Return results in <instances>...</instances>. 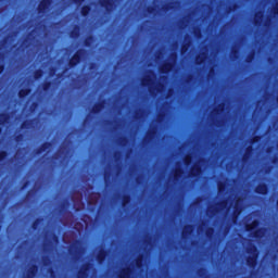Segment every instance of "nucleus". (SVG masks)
<instances>
[{"mask_svg": "<svg viewBox=\"0 0 278 278\" xmlns=\"http://www.w3.org/2000/svg\"><path fill=\"white\" fill-rule=\"evenodd\" d=\"M247 253L249 256H247L245 262L249 268H256L257 266V260L260 257V250L257 249V245L251 244L247 249Z\"/></svg>", "mask_w": 278, "mask_h": 278, "instance_id": "1", "label": "nucleus"}, {"mask_svg": "<svg viewBox=\"0 0 278 278\" xmlns=\"http://www.w3.org/2000/svg\"><path fill=\"white\" fill-rule=\"evenodd\" d=\"M257 227H260V219H254L252 223L245 224V231L252 233V238H264V228Z\"/></svg>", "mask_w": 278, "mask_h": 278, "instance_id": "2", "label": "nucleus"}, {"mask_svg": "<svg viewBox=\"0 0 278 278\" xmlns=\"http://www.w3.org/2000/svg\"><path fill=\"white\" fill-rule=\"evenodd\" d=\"M84 55H86V49H78L72 58L68 60L70 68H75L78 64H81V60H84Z\"/></svg>", "mask_w": 278, "mask_h": 278, "instance_id": "3", "label": "nucleus"}, {"mask_svg": "<svg viewBox=\"0 0 278 278\" xmlns=\"http://www.w3.org/2000/svg\"><path fill=\"white\" fill-rule=\"evenodd\" d=\"M92 269V263H85L77 273V278H88L90 270Z\"/></svg>", "mask_w": 278, "mask_h": 278, "instance_id": "4", "label": "nucleus"}, {"mask_svg": "<svg viewBox=\"0 0 278 278\" xmlns=\"http://www.w3.org/2000/svg\"><path fill=\"white\" fill-rule=\"evenodd\" d=\"M156 137H157V128L152 127L150 130H148L146 137L143 138V144H151Z\"/></svg>", "mask_w": 278, "mask_h": 278, "instance_id": "5", "label": "nucleus"}, {"mask_svg": "<svg viewBox=\"0 0 278 278\" xmlns=\"http://www.w3.org/2000/svg\"><path fill=\"white\" fill-rule=\"evenodd\" d=\"M51 3H53V0H41L37 7L38 14H47L49 8H51Z\"/></svg>", "mask_w": 278, "mask_h": 278, "instance_id": "6", "label": "nucleus"}, {"mask_svg": "<svg viewBox=\"0 0 278 278\" xmlns=\"http://www.w3.org/2000/svg\"><path fill=\"white\" fill-rule=\"evenodd\" d=\"M201 175H203V167L199 163H195L189 172V177L197 179L201 177Z\"/></svg>", "mask_w": 278, "mask_h": 278, "instance_id": "7", "label": "nucleus"}, {"mask_svg": "<svg viewBox=\"0 0 278 278\" xmlns=\"http://www.w3.org/2000/svg\"><path fill=\"white\" fill-rule=\"evenodd\" d=\"M268 184L266 182H261L254 188L255 194H262L263 197H266L268 194Z\"/></svg>", "mask_w": 278, "mask_h": 278, "instance_id": "8", "label": "nucleus"}, {"mask_svg": "<svg viewBox=\"0 0 278 278\" xmlns=\"http://www.w3.org/2000/svg\"><path fill=\"white\" fill-rule=\"evenodd\" d=\"M240 199H237L235 202L233 206V212H232V222L236 223L238 220L240 214H242V206H240Z\"/></svg>", "mask_w": 278, "mask_h": 278, "instance_id": "9", "label": "nucleus"}, {"mask_svg": "<svg viewBox=\"0 0 278 278\" xmlns=\"http://www.w3.org/2000/svg\"><path fill=\"white\" fill-rule=\"evenodd\" d=\"M192 233H194V225L188 224V225L184 226L182 231H181V237L184 239L190 238V236H192Z\"/></svg>", "mask_w": 278, "mask_h": 278, "instance_id": "10", "label": "nucleus"}, {"mask_svg": "<svg viewBox=\"0 0 278 278\" xmlns=\"http://www.w3.org/2000/svg\"><path fill=\"white\" fill-rule=\"evenodd\" d=\"M175 68V63L174 62H165L160 66V73L163 75H166L170 73Z\"/></svg>", "mask_w": 278, "mask_h": 278, "instance_id": "11", "label": "nucleus"}, {"mask_svg": "<svg viewBox=\"0 0 278 278\" xmlns=\"http://www.w3.org/2000/svg\"><path fill=\"white\" fill-rule=\"evenodd\" d=\"M52 147H53V143L51 141H46L35 150V154L40 155L45 153V151H49V149H51Z\"/></svg>", "mask_w": 278, "mask_h": 278, "instance_id": "12", "label": "nucleus"}, {"mask_svg": "<svg viewBox=\"0 0 278 278\" xmlns=\"http://www.w3.org/2000/svg\"><path fill=\"white\" fill-rule=\"evenodd\" d=\"M99 5L104 8L106 12H112L114 10V0H100Z\"/></svg>", "mask_w": 278, "mask_h": 278, "instance_id": "13", "label": "nucleus"}, {"mask_svg": "<svg viewBox=\"0 0 278 278\" xmlns=\"http://www.w3.org/2000/svg\"><path fill=\"white\" fill-rule=\"evenodd\" d=\"M105 109V100L97 102L91 109V114H100Z\"/></svg>", "mask_w": 278, "mask_h": 278, "instance_id": "14", "label": "nucleus"}, {"mask_svg": "<svg viewBox=\"0 0 278 278\" xmlns=\"http://www.w3.org/2000/svg\"><path fill=\"white\" fill-rule=\"evenodd\" d=\"M96 258L99 264H103V262H105V260H108V250L100 249Z\"/></svg>", "mask_w": 278, "mask_h": 278, "instance_id": "15", "label": "nucleus"}, {"mask_svg": "<svg viewBox=\"0 0 278 278\" xmlns=\"http://www.w3.org/2000/svg\"><path fill=\"white\" fill-rule=\"evenodd\" d=\"M131 275H134V269L131 267H126L121 270L118 274V278H131Z\"/></svg>", "mask_w": 278, "mask_h": 278, "instance_id": "16", "label": "nucleus"}, {"mask_svg": "<svg viewBox=\"0 0 278 278\" xmlns=\"http://www.w3.org/2000/svg\"><path fill=\"white\" fill-rule=\"evenodd\" d=\"M255 151V149H253V146H248L245 148V152L242 156V162H248L251 160V155H253V152Z\"/></svg>", "mask_w": 278, "mask_h": 278, "instance_id": "17", "label": "nucleus"}, {"mask_svg": "<svg viewBox=\"0 0 278 278\" xmlns=\"http://www.w3.org/2000/svg\"><path fill=\"white\" fill-rule=\"evenodd\" d=\"M38 270H39V267L37 264H33L28 270H27V274H26V277L27 278H34L36 277V275H38Z\"/></svg>", "mask_w": 278, "mask_h": 278, "instance_id": "18", "label": "nucleus"}, {"mask_svg": "<svg viewBox=\"0 0 278 278\" xmlns=\"http://www.w3.org/2000/svg\"><path fill=\"white\" fill-rule=\"evenodd\" d=\"M153 84V79L151 78V76H146L143 79H141V86L149 88L150 92L152 90L151 85Z\"/></svg>", "mask_w": 278, "mask_h": 278, "instance_id": "19", "label": "nucleus"}, {"mask_svg": "<svg viewBox=\"0 0 278 278\" xmlns=\"http://www.w3.org/2000/svg\"><path fill=\"white\" fill-rule=\"evenodd\" d=\"M17 94L20 99H25L26 97H29V94H31V88L20 89Z\"/></svg>", "mask_w": 278, "mask_h": 278, "instance_id": "20", "label": "nucleus"}, {"mask_svg": "<svg viewBox=\"0 0 278 278\" xmlns=\"http://www.w3.org/2000/svg\"><path fill=\"white\" fill-rule=\"evenodd\" d=\"M135 265L137 268H142L144 266V254H139L135 260Z\"/></svg>", "mask_w": 278, "mask_h": 278, "instance_id": "21", "label": "nucleus"}, {"mask_svg": "<svg viewBox=\"0 0 278 278\" xmlns=\"http://www.w3.org/2000/svg\"><path fill=\"white\" fill-rule=\"evenodd\" d=\"M129 203H131V195L129 193L124 194L122 197V207H127Z\"/></svg>", "mask_w": 278, "mask_h": 278, "instance_id": "22", "label": "nucleus"}, {"mask_svg": "<svg viewBox=\"0 0 278 278\" xmlns=\"http://www.w3.org/2000/svg\"><path fill=\"white\" fill-rule=\"evenodd\" d=\"M91 10H92V8L89 4L83 5L80 9L81 16H85V17L88 16L90 14Z\"/></svg>", "mask_w": 278, "mask_h": 278, "instance_id": "23", "label": "nucleus"}, {"mask_svg": "<svg viewBox=\"0 0 278 278\" xmlns=\"http://www.w3.org/2000/svg\"><path fill=\"white\" fill-rule=\"evenodd\" d=\"M34 121L35 119H26V121L22 122L20 128L21 129H30L31 125H34Z\"/></svg>", "mask_w": 278, "mask_h": 278, "instance_id": "24", "label": "nucleus"}, {"mask_svg": "<svg viewBox=\"0 0 278 278\" xmlns=\"http://www.w3.org/2000/svg\"><path fill=\"white\" fill-rule=\"evenodd\" d=\"M10 121V114L8 113H0V127L5 125Z\"/></svg>", "mask_w": 278, "mask_h": 278, "instance_id": "25", "label": "nucleus"}, {"mask_svg": "<svg viewBox=\"0 0 278 278\" xmlns=\"http://www.w3.org/2000/svg\"><path fill=\"white\" fill-rule=\"evenodd\" d=\"M42 217H38V218H36L34 222H33V224H31V229L34 230V231H37V229H38V227H40V224L42 223Z\"/></svg>", "mask_w": 278, "mask_h": 278, "instance_id": "26", "label": "nucleus"}, {"mask_svg": "<svg viewBox=\"0 0 278 278\" xmlns=\"http://www.w3.org/2000/svg\"><path fill=\"white\" fill-rule=\"evenodd\" d=\"M198 277H200V278H207V268H205V267H200L199 269H198Z\"/></svg>", "mask_w": 278, "mask_h": 278, "instance_id": "27", "label": "nucleus"}, {"mask_svg": "<svg viewBox=\"0 0 278 278\" xmlns=\"http://www.w3.org/2000/svg\"><path fill=\"white\" fill-rule=\"evenodd\" d=\"M51 86H53V83L51 80L45 81L41 86L43 92H49L51 90Z\"/></svg>", "mask_w": 278, "mask_h": 278, "instance_id": "28", "label": "nucleus"}, {"mask_svg": "<svg viewBox=\"0 0 278 278\" xmlns=\"http://www.w3.org/2000/svg\"><path fill=\"white\" fill-rule=\"evenodd\" d=\"M205 60H206L205 53H203L201 55H197L195 64H198V66H201V64H203V62H205Z\"/></svg>", "mask_w": 278, "mask_h": 278, "instance_id": "29", "label": "nucleus"}, {"mask_svg": "<svg viewBox=\"0 0 278 278\" xmlns=\"http://www.w3.org/2000/svg\"><path fill=\"white\" fill-rule=\"evenodd\" d=\"M184 174V169L181 168H176L174 170V180L178 181V179H180L181 175Z\"/></svg>", "mask_w": 278, "mask_h": 278, "instance_id": "30", "label": "nucleus"}, {"mask_svg": "<svg viewBox=\"0 0 278 278\" xmlns=\"http://www.w3.org/2000/svg\"><path fill=\"white\" fill-rule=\"evenodd\" d=\"M92 42H94V37L92 35H89L85 40L84 45L86 47H92Z\"/></svg>", "mask_w": 278, "mask_h": 278, "instance_id": "31", "label": "nucleus"}, {"mask_svg": "<svg viewBox=\"0 0 278 278\" xmlns=\"http://www.w3.org/2000/svg\"><path fill=\"white\" fill-rule=\"evenodd\" d=\"M71 38H79V26H75L74 29L70 33Z\"/></svg>", "mask_w": 278, "mask_h": 278, "instance_id": "32", "label": "nucleus"}, {"mask_svg": "<svg viewBox=\"0 0 278 278\" xmlns=\"http://www.w3.org/2000/svg\"><path fill=\"white\" fill-rule=\"evenodd\" d=\"M216 232V230L214 229V227H208L205 231V236L206 238H214V233Z\"/></svg>", "mask_w": 278, "mask_h": 278, "instance_id": "33", "label": "nucleus"}, {"mask_svg": "<svg viewBox=\"0 0 278 278\" xmlns=\"http://www.w3.org/2000/svg\"><path fill=\"white\" fill-rule=\"evenodd\" d=\"M42 75H45V71H42L41 68L36 70L34 72V79H41Z\"/></svg>", "mask_w": 278, "mask_h": 278, "instance_id": "34", "label": "nucleus"}, {"mask_svg": "<svg viewBox=\"0 0 278 278\" xmlns=\"http://www.w3.org/2000/svg\"><path fill=\"white\" fill-rule=\"evenodd\" d=\"M264 16V13L257 12L254 15V25H260V20H262Z\"/></svg>", "mask_w": 278, "mask_h": 278, "instance_id": "35", "label": "nucleus"}, {"mask_svg": "<svg viewBox=\"0 0 278 278\" xmlns=\"http://www.w3.org/2000/svg\"><path fill=\"white\" fill-rule=\"evenodd\" d=\"M163 12H170V10H175L173 3H166L162 7Z\"/></svg>", "mask_w": 278, "mask_h": 278, "instance_id": "36", "label": "nucleus"}, {"mask_svg": "<svg viewBox=\"0 0 278 278\" xmlns=\"http://www.w3.org/2000/svg\"><path fill=\"white\" fill-rule=\"evenodd\" d=\"M253 60H255V52H251L250 54H248V56L245 58V62L247 64H251L253 62Z\"/></svg>", "mask_w": 278, "mask_h": 278, "instance_id": "37", "label": "nucleus"}, {"mask_svg": "<svg viewBox=\"0 0 278 278\" xmlns=\"http://www.w3.org/2000/svg\"><path fill=\"white\" fill-rule=\"evenodd\" d=\"M220 112H225V104L224 103L218 104V106L214 109L215 114L218 115V114H220Z\"/></svg>", "mask_w": 278, "mask_h": 278, "instance_id": "38", "label": "nucleus"}, {"mask_svg": "<svg viewBox=\"0 0 278 278\" xmlns=\"http://www.w3.org/2000/svg\"><path fill=\"white\" fill-rule=\"evenodd\" d=\"M184 164L185 166H190V164H192V155L190 154L186 155L184 159Z\"/></svg>", "mask_w": 278, "mask_h": 278, "instance_id": "39", "label": "nucleus"}, {"mask_svg": "<svg viewBox=\"0 0 278 278\" xmlns=\"http://www.w3.org/2000/svg\"><path fill=\"white\" fill-rule=\"evenodd\" d=\"M260 140H262V137L260 135H255L250 139V143L252 144H257V142H260Z\"/></svg>", "mask_w": 278, "mask_h": 278, "instance_id": "40", "label": "nucleus"}, {"mask_svg": "<svg viewBox=\"0 0 278 278\" xmlns=\"http://www.w3.org/2000/svg\"><path fill=\"white\" fill-rule=\"evenodd\" d=\"M226 188H227V185L225 182H218L217 184L218 192H225Z\"/></svg>", "mask_w": 278, "mask_h": 278, "instance_id": "41", "label": "nucleus"}, {"mask_svg": "<svg viewBox=\"0 0 278 278\" xmlns=\"http://www.w3.org/2000/svg\"><path fill=\"white\" fill-rule=\"evenodd\" d=\"M190 49V42L184 43L180 48L181 53H186Z\"/></svg>", "mask_w": 278, "mask_h": 278, "instance_id": "42", "label": "nucleus"}, {"mask_svg": "<svg viewBox=\"0 0 278 278\" xmlns=\"http://www.w3.org/2000/svg\"><path fill=\"white\" fill-rule=\"evenodd\" d=\"M15 142H23L25 140V135L18 134L14 137Z\"/></svg>", "mask_w": 278, "mask_h": 278, "instance_id": "43", "label": "nucleus"}, {"mask_svg": "<svg viewBox=\"0 0 278 278\" xmlns=\"http://www.w3.org/2000/svg\"><path fill=\"white\" fill-rule=\"evenodd\" d=\"M8 157V151H0V162H3Z\"/></svg>", "mask_w": 278, "mask_h": 278, "instance_id": "44", "label": "nucleus"}, {"mask_svg": "<svg viewBox=\"0 0 278 278\" xmlns=\"http://www.w3.org/2000/svg\"><path fill=\"white\" fill-rule=\"evenodd\" d=\"M236 10H238V3H235L230 7H228L227 12L231 13V12H236Z\"/></svg>", "mask_w": 278, "mask_h": 278, "instance_id": "45", "label": "nucleus"}, {"mask_svg": "<svg viewBox=\"0 0 278 278\" xmlns=\"http://www.w3.org/2000/svg\"><path fill=\"white\" fill-rule=\"evenodd\" d=\"M79 244H81V241L75 240L71 248L77 251V249H79Z\"/></svg>", "mask_w": 278, "mask_h": 278, "instance_id": "46", "label": "nucleus"}, {"mask_svg": "<svg viewBox=\"0 0 278 278\" xmlns=\"http://www.w3.org/2000/svg\"><path fill=\"white\" fill-rule=\"evenodd\" d=\"M271 14H274V16H278V2L273 7Z\"/></svg>", "mask_w": 278, "mask_h": 278, "instance_id": "47", "label": "nucleus"}, {"mask_svg": "<svg viewBox=\"0 0 278 278\" xmlns=\"http://www.w3.org/2000/svg\"><path fill=\"white\" fill-rule=\"evenodd\" d=\"M147 12H148V14H155V12H157V10L155 9V7H148Z\"/></svg>", "mask_w": 278, "mask_h": 278, "instance_id": "48", "label": "nucleus"}, {"mask_svg": "<svg viewBox=\"0 0 278 278\" xmlns=\"http://www.w3.org/2000/svg\"><path fill=\"white\" fill-rule=\"evenodd\" d=\"M34 194H36V191L34 189L28 190L26 193V199H31Z\"/></svg>", "mask_w": 278, "mask_h": 278, "instance_id": "49", "label": "nucleus"}, {"mask_svg": "<svg viewBox=\"0 0 278 278\" xmlns=\"http://www.w3.org/2000/svg\"><path fill=\"white\" fill-rule=\"evenodd\" d=\"M111 177H112V174L110 172H105L104 173V181H105V184H108V181H110Z\"/></svg>", "mask_w": 278, "mask_h": 278, "instance_id": "50", "label": "nucleus"}, {"mask_svg": "<svg viewBox=\"0 0 278 278\" xmlns=\"http://www.w3.org/2000/svg\"><path fill=\"white\" fill-rule=\"evenodd\" d=\"M36 110H38V102H33L30 104V112H36Z\"/></svg>", "mask_w": 278, "mask_h": 278, "instance_id": "51", "label": "nucleus"}, {"mask_svg": "<svg viewBox=\"0 0 278 278\" xmlns=\"http://www.w3.org/2000/svg\"><path fill=\"white\" fill-rule=\"evenodd\" d=\"M193 34H194L195 38H201V29L200 28H195L193 30Z\"/></svg>", "mask_w": 278, "mask_h": 278, "instance_id": "52", "label": "nucleus"}, {"mask_svg": "<svg viewBox=\"0 0 278 278\" xmlns=\"http://www.w3.org/2000/svg\"><path fill=\"white\" fill-rule=\"evenodd\" d=\"M194 80V76L193 75H189L188 77H187V79H186V83L187 84H190L191 81H193Z\"/></svg>", "mask_w": 278, "mask_h": 278, "instance_id": "53", "label": "nucleus"}, {"mask_svg": "<svg viewBox=\"0 0 278 278\" xmlns=\"http://www.w3.org/2000/svg\"><path fill=\"white\" fill-rule=\"evenodd\" d=\"M3 73H5V65L0 64V75H3Z\"/></svg>", "mask_w": 278, "mask_h": 278, "instance_id": "54", "label": "nucleus"}, {"mask_svg": "<svg viewBox=\"0 0 278 278\" xmlns=\"http://www.w3.org/2000/svg\"><path fill=\"white\" fill-rule=\"evenodd\" d=\"M49 262H51V260H49V256L43 257V265L47 266L49 264Z\"/></svg>", "mask_w": 278, "mask_h": 278, "instance_id": "55", "label": "nucleus"}, {"mask_svg": "<svg viewBox=\"0 0 278 278\" xmlns=\"http://www.w3.org/2000/svg\"><path fill=\"white\" fill-rule=\"evenodd\" d=\"M161 88H164V84L159 83V84H157V88H156V92H160V91H161Z\"/></svg>", "mask_w": 278, "mask_h": 278, "instance_id": "56", "label": "nucleus"}, {"mask_svg": "<svg viewBox=\"0 0 278 278\" xmlns=\"http://www.w3.org/2000/svg\"><path fill=\"white\" fill-rule=\"evenodd\" d=\"M170 60H172V62H175V60H177V53H172Z\"/></svg>", "mask_w": 278, "mask_h": 278, "instance_id": "57", "label": "nucleus"}, {"mask_svg": "<svg viewBox=\"0 0 278 278\" xmlns=\"http://www.w3.org/2000/svg\"><path fill=\"white\" fill-rule=\"evenodd\" d=\"M84 1L86 0H73V3H75L76 5H79L80 3H84Z\"/></svg>", "mask_w": 278, "mask_h": 278, "instance_id": "58", "label": "nucleus"}, {"mask_svg": "<svg viewBox=\"0 0 278 278\" xmlns=\"http://www.w3.org/2000/svg\"><path fill=\"white\" fill-rule=\"evenodd\" d=\"M55 75V67H52L50 70V77H53Z\"/></svg>", "mask_w": 278, "mask_h": 278, "instance_id": "59", "label": "nucleus"}, {"mask_svg": "<svg viewBox=\"0 0 278 278\" xmlns=\"http://www.w3.org/2000/svg\"><path fill=\"white\" fill-rule=\"evenodd\" d=\"M278 163V156H274L271 159V164H277Z\"/></svg>", "mask_w": 278, "mask_h": 278, "instance_id": "60", "label": "nucleus"}, {"mask_svg": "<svg viewBox=\"0 0 278 278\" xmlns=\"http://www.w3.org/2000/svg\"><path fill=\"white\" fill-rule=\"evenodd\" d=\"M231 53H232V55H238V49L237 48H232Z\"/></svg>", "mask_w": 278, "mask_h": 278, "instance_id": "61", "label": "nucleus"}, {"mask_svg": "<svg viewBox=\"0 0 278 278\" xmlns=\"http://www.w3.org/2000/svg\"><path fill=\"white\" fill-rule=\"evenodd\" d=\"M119 142H121V144L127 142V138H125V137L121 138V139H119Z\"/></svg>", "mask_w": 278, "mask_h": 278, "instance_id": "62", "label": "nucleus"}, {"mask_svg": "<svg viewBox=\"0 0 278 278\" xmlns=\"http://www.w3.org/2000/svg\"><path fill=\"white\" fill-rule=\"evenodd\" d=\"M29 185L28 181L24 182V185L22 186V190H25L27 188V186Z\"/></svg>", "mask_w": 278, "mask_h": 278, "instance_id": "63", "label": "nucleus"}, {"mask_svg": "<svg viewBox=\"0 0 278 278\" xmlns=\"http://www.w3.org/2000/svg\"><path fill=\"white\" fill-rule=\"evenodd\" d=\"M60 153H62V151H60L59 153H56V154L53 156V159H54V160H59V159H60Z\"/></svg>", "mask_w": 278, "mask_h": 278, "instance_id": "64", "label": "nucleus"}]
</instances>
